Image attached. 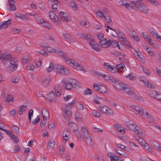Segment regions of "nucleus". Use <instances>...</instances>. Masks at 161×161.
Listing matches in <instances>:
<instances>
[{"mask_svg":"<svg viewBox=\"0 0 161 161\" xmlns=\"http://www.w3.org/2000/svg\"><path fill=\"white\" fill-rule=\"evenodd\" d=\"M101 46L103 48H105L108 47L111 45V40L108 38H106L102 41H100L99 42Z\"/></svg>","mask_w":161,"mask_h":161,"instance_id":"7","label":"nucleus"},{"mask_svg":"<svg viewBox=\"0 0 161 161\" xmlns=\"http://www.w3.org/2000/svg\"><path fill=\"white\" fill-rule=\"evenodd\" d=\"M37 23L42 25L43 26L48 29H50V28L51 26H50V24L45 21L42 18H41L39 20H38Z\"/></svg>","mask_w":161,"mask_h":161,"instance_id":"9","label":"nucleus"},{"mask_svg":"<svg viewBox=\"0 0 161 161\" xmlns=\"http://www.w3.org/2000/svg\"><path fill=\"white\" fill-rule=\"evenodd\" d=\"M51 80V78L50 77L44 79L42 81L43 86L45 87L47 86L48 85Z\"/></svg>","mask_w":161,"mask_h":161,"instance_id":"23","label":"nucleus"},{"mask_svg":"<svg viewBox=\"0 0 161 161\" xmlns=\"http://www.w3.org/2000/svg\"><path fill=\"white\" fill-rule=\"evenodd\" d=\"M42 46L45 47V49H46L47 51L49 52H52L53 53H54L55 52V50L53 49H51L50 47H47L46 46V45H43Z\"/></svg>","mask_w":161,"mask_h":161,"instance_id":"49","label":"nucleus"},{"mask_svg":"<svg viewBox=\"0 0 161 161\" xmlns=\"http://www.w3.org/2000/svg\"><path fill=\"white\" fill-rule=\"evenodd\" d=\"M55 92L56 94V96L59 97L61 95V92L60 87H58V86H55L54 87Z\"/></svg>","mask_w":161,"mask_h":161,"instance_id":"27","label":"nucleus"},{"mask_svg":"<svg viewBox=\"0 0 161 161\" xmlns=\"http://www.w3.org/2000/svg\"><path fill=\"white\" fill-rule=\"evenodd\" d=\"M107 156L110 158L111 161H116L117 156L114 154L109 153H108Z\"/></svg>","mask_w":161,"mask_h":161,"instance_id":"26","label":"nucleus"},{"mask_svg":"<svg viewBox=\"0 0 161 161\" xmlns=\"http://www.w3.org/2000/svg\"><path fill=\"white\" fill-rule=\"evenodd\" d=\"M55 144L54 140L53 139H52L50 140L48 144V147H53Z\"/></svg>","mask_w":161,"mask_h":161,"instance_id":"47","label":"nucleus"},{"mask_svg":"<svg viewBox=\"0 0 161 161\" xmlns=\"http://www.w3.org/2000/svg\"><path fill=\"white\" fill-rule=\"evenodd\" d=\"M149 3H152L153 5L157 6L158 5V2L155 0H147Z\"/></svg>","mask_w":161,"mask_h":161,"instance_id":"58","label":"nucleus"},{"mask_svg":"<svg viewBox=\"0 0 161 161\" xmlns=\"http://www.w3.org/2000/svg\"><path fill=\"white\" fill-rule=\"evenodd\" d=\"M57 54L65 58H67L68 56L62 51H59L57 52Z\"/></svg>","mask_w":161,"mask_h":161,"instance_id":"38","label":"nucleus"},{"mask_svg":"<svg viewBox=\"0 0 161 161\" xmlns=\"http://www.w3.org/2000/svg\"><path fill=\"white\" fill-rule=\"evenodd\" d=\"M59 15L61 19L63 20H65L67 22L70 21V19L68 17V15L64 12L61 11L59 13Z\"/></svg>","mask_w":161,"mask_h":161,"instance_id":"11","label":"nucleus"},{"mask_svg":"<svg viewBox=\"0 0 161 161\" xmlns=\"http://www.w3.org/2000/svg\"><path fill=\"white\" fill-rule=\"evenodd\" d=\"M93 87L95 90L102 93H106L107 90L106 86L98 83L94 84Z\"/></svg>","mask_w":161,"mask_h":161,"instance_id":"5","label":"nucleus"},{"mask_svg":"<svg viewBox=\"0 0 161 161\" xmlns=\"http://www.w3.org/2000/svg\"><path fill=\"white\" fill-rule=\"evenodd\" d=\"M62 82L64 86L67 90L72 89L73 87H77L79 85V81L74 79H71L67 81L62 80Z\"/></svg>","mask_w":161,"mask_h":161,"instance_id":"2","label":"nucleus"},{"mask_svg":"<svg viewBox=\"0 0 161 161\" xmlns=\"http://www.w3.org/2000/svg\"><path fill=\"white\" fill-rule=\"evenodd\" d=\"M8 3L9 4V7H10V11L15 10L16 8L15 6V1L13 0H8Z\"/></svg>","mask_w":161,"mask_h":161,"instance_id":"18","label":"nucleus"},{"mask_svg":"<svg viewBox=\"0 0 161 161\" xmlns=\"http://www.w3.org/2000/svg\"><path fill=\"white\" fill-rule=\"evenodd\" d=\"M52 8L53 10L54 11H58L57 4H56L55 3H54V4H52Z\"/></svg>","mask_w":161,"mask_h":161,"instance_id":"53","label":"nucleus"},{"mask_svg":"<svg viewBox=\"0 0 161 161\" xmlns=\"http://www.w3.org/2000/svg\"><path fill=\"white\" fill-rule=\"evenodd\" d=\"M140 0H136L132 2V3H128L127 2L125 8L129 10L133 9L135 7H136V4Z\"/></svg>","mask_w":161,"mask_h":161,"instance_id":"8","label":"nucleus"},{"mask_svg":"<svg viewBox=\"0 0 161 161\" xmlns=\"http://www.w3.org/2000/svg\"><path fill=\"white\" fill-rule=\"evenodd\" d=\"M92 90L88 88H86L84 92V95H86L88 94H92Z\"/></svg>","mask_w":161,"mask_h":161,"instance_id":"48","label":"nucleus"},{"mask_svg":"<svg viewBox=\"0 0 161 161\" xmlns=\"http://www.w3.org/2000/svg\"><path fill=\"white\" fill-rule=\"evenodd\" d=\"M40 116H37V118L33 121H32V123L35 125L40 121Z\"/></svg>","mask_w":161,"mask_h":161,"instance_id":"64","label":"nucleus"},{"mask_svg":"<svg viewBox=\"0 0 161 161\" xmlns=\"http://www.w3.org/2000/svg\"><path fill=\"white\" fill-rule=\"evenodd\" d=\"M150 142L152 146L156 149L158 146L159 144L157 142L153 140H151Z\"/></svg>","mask_w":161,"mask_h":161,"instance_id":"40","label":"nucleus"},{"mask_svg":"<svg viewBox=\"0 0 161 161\" xmlns=\"http://www.w3.org/2000/svg\"><path fill=\"white\" fill-rule=\"evenodd\" d=\"M133 108L137 112H138L139 114L141 115L142 116L145 115V113L144 112L143 110L140 107L138 106H134Z\"/></svg>","mask_w":161,"mask_h":161,"instance_id":"17","label":"nucleus"},{"mask_svg":"<svg viewBox=\"0 0 161 161\" xmlns=\"http://www.w3.org/2000/svg\"><path fill=\"white\" fill-rule=\"evenodd\" d=\"M127 3L126 2H125V1L122 0L119 2V5L121 7H125L126 4Z\"/></svg>","mask_w":161,"mask_h":161,"instance_id":"57","label":"nucleus"},{"mask_svg":"<svg viewBox=\"0 0 161 161\" xmlns=\"http://www.w3.org/2000/svg\"><path fill=\"white\" fill-rule=\"evenodd\" d=\"M11 57V55L8 53H4L0 58V60L2 59V63L3 64L6 65L8 63L9 60V61Z\"/></svg>","mask_w":161,"mask_h":161,"instance_id":"6","label":"nucleus"},{"mask_svg":"<svg viewBox=\"0 0 161 161\" xmlns=\"http://www.w3.org/2000/svg\"><path fill=\"white\" fill-rule=\"evenodd\" d=\"M97 36L98 38V39H99V42L100 41H102V40H103L104 38V35L102 34H99L97 35Z\"/></svg>","mask_w":161,"mask_h":161,"instance_id":"52","label":"nucleus"},{"mask_svg":"<svg viewBox=\"0 0 161 161\" xmlns=\"http://www.w3.org/2000/svg\"><path fill=\"white\" fill-rule=\"evenodd\" d=\"M116 87L120 90H123L125 87L126 86V85L123 84L121 81H118V82L115 84Z\"/></svg>","mask_w":161,"mask_h":161,"instance_id":"20","label":"nucleus"},{"mask_svg":"<svg viewBox=\"0 0 161 161\" xmlns=\"http://www.w3.org/2000/svg\"><path fill=\"white\" fill-rule=\"evenodd\" d=\"M13 99V97L12 96H10V95H8L6 97L5 100L7 101L8 102L10 101H12Z\"/></svg>","mask_w":161,"mask_h":161,"instance_id":"60","label":"nucleus"},{"mask_svg":"<svg viewBox=\"0 0 161 161\" xmlns=\"http://www.w3.org/2000/svg\"><path fill=\"white\" fill-rule=\"evenodd\" d=\"M126 124L129 127L134 126L135 125V123L131 120H129L125 122Z\"/></svg>","mask_w":161,"mask_h":161,"instance_id":"45","label":"nucleus"},{"mask_svg":"<svg viewBox=\"0 0 161 161\" xmlns=\"http://www.w3.org/2000/svg\"><path fill=\"white\" fill-rule=\"evenodd\" d=\"M115 151H116L117 153L120 155L123 156L124 157L128 156V155L127 154H126L125 153H122L121 152H123V151H122V150H119L117 149H116Z\"/></svg>","mask_w":161,"mask_h":161,"instance_id":"39","label":"nucleus"},{"mask_svg":"<svg viewBox=\"0 0 161 161\" xmlns=\"http://www.w3.org/2000/svg\"><path fill=\"white\" fill-rule=\"evenodd\" d=\"M20 150V148L19 146L17 145L15 146L14 149V153H17L19 152Z\"/></svg>","mask_w":161,"mask_h":161,"instance_id":"56","label":"nucleus"},{"mask_svg":"<svg viewBox=\"0 0 161 161\" xmlns=\"http://www.w3.org/2000/svg\"><path fill=\"white\" fill-rule=\"evenodd\" d=\"M30 15L34 17V18L36 19V23H37V20H39L41 18L40 17L41 15L36 12H32L30 13Z\"/></svg>","mask_w":161,"mask_h":161,"instance_id":"22","label":"nucleus"},{"mask_svg":"<svg viewBox=\"0 0 161 161\" xmlns=\"http://www.w3.org/2000/svg\"><path fill=\"white\" fill-rule=\"evenodd\" d=\"M42 114L43 119H47V118L49 116V114L48 111L45 108L42 110Z\"/></svg>","mask_w":161,"mask_h":161,"instance_id":"25","label":"nucleus"},{"mask_svg":"<svg viewBox=\"0 0 161 161\" xmlns=\"http://www.w3.org/2000/svg\"><path fill=\"white\" fill-rule=\"evenodd\" d=\"M10 137L11 139L16 143H17L19 142V141L18 138L14 134H12Z\"/></svg>","mask_w":161,"mask_h":161,"instance_id":"35","label":"nucleus"},{"mask_svg":"<svg viewBox=\"0 0 161 161\" xmlns=\"http://www.w3.org/2000/svg\"><path fill=\"white\" fill-rule=\"evenodd\" d=\"M17 17L20 18L22 20H28V18H27L26 16L21 14H19V16H17Z\"/></svg>","mask_w":161,"mask_h":161,"instance_id":"61","label":"nucleus"},{"mask_svg":"<svg viewBox=\"0 0 161 161\" xmlns=\"http://www.w3.org/2000/svg\"><path fill=\"white\" fill-rule=\"evenodd\" d=\"M49 17L53 22H57L58 21V19L57 16L52 11H50L49 13Z\"/></svg>","mask_w":161,"mask_h":161,"instance_id":"12","label":"nucleus"},{"mask_svg":"<svg viewBox=\"0 0 161 161\" xmlns=\"http://www.w3.org/2000/svg\"><path fill=\"white\" fill-rule=\"evenodd\" d=\"M63 36L65 40L69 43L73 42H75L74 40L72 38L69 34L64 33L63 34Z\"/></svg>","mask_w":161,"mask_h":161,"instance_id":"13","label":"nucleus"},{"mask_svg":"<svg viewBox=\"0 0 161 161\" xmlns=\"http://www.w3.org/2000/svg\"><path fill=\"white\" fill-rule=\"evenodd\" d=\"M12 130L15 133H19V127L15 125H14L12 127Z\"/></svg>","mask_w":161,"mask_h":161,"instance_id":"43","label":"nucleus"},{"mask_svg":"<svg viewBox=\"0 0 161 161\" xmlns=\"http://www.w3.org/2000/svg\"><path fill=\"white\" fill-rule=\"evenodd\" d=\"M47 99L51 102H54L56 101V97L53 91H51L47 95Z\"/></svg>","mask_w":161,"mask_h":161,"instance_id":"10","label":"nucleus"},{"mask_svg":"<svg viewBox=\"0 0 161 161\" xmlns=\"http://www.w3.org/2000/svg\"><path fill=\"white\" fill-rule=\"evenodd\" d=\"M140 0V1L138 2L136 4V7L138 8L142 12L145 14L147 13L148 11V8L144 4L142 0Z\"/></svg>","mask_w":161,"mask_h":161,"instance_id":"4","label":"nucleus"},{"mask_svg":"<svg viewBox=\"0 0 161 161\" xmlns=\"http://www.w3.org/2000/svg\"><path fill=\"white\" fill-rule=\"evenodd\" d=\"M82 37H83L85 38L88 41L90 42H91V41H93L94 40L92 39V38L91 37V36L90 35H86L85 34H81Z\"/></svg>","mask_w":161,"mask_h":161,"instance_id":"29","label":"nucleus"},{"mask_svg":"<svg viewBox=\"0 0 161 161\" xmlns=\"http://www.w3.org/2000/svg\"><path fill=\"white\" fill-rule=\"evenodd\" d=\"M9 62L10 65H13L14 64H18V62L17 59L14 58L12 57L9 60Z\"/></svg>","mask_w":161,"mask_h":161,"instance_id":"41","label":"nucleus"},{"mask_svg":"<svg viewBox=\"0 0 161 161\" xmlns=\"http://www.w3.org/2000/svg\"><path fill=\"white\" fill-rule=\"evenodd\" d=\"M145 85H147V87L149 88H155V86L152 85L148 80H146L145 82H144Z\"/></svg>","mask_w":161,"mask_h":161,"instance_id":"33","label":"nucleus"},{"mask_svg":"<svg viewBox=\"0 0 161 161\" xmlns=\"http://www.w3.org/2000/svg\"><path fill=\"white\" fill-rule=\"evenodd\" d=\"M109 81L116 84L118 82L119 80H118L115 79V78L111 76L110 78V80Z\"/></svg>","mask_w":161,"mask_h":161,"instance_id":"55","label":"nucleus"},{"mask_svg":"<svg viewBox=\"0 0 161 161\" xmlns=\"http://www.w3.org/2000/svg\"><path fill=\"white\" fill-rule=\"evenodd\" d=\"M92 114L94 116L97 117H99L100 115V113L99 112L97 111L96 110H93Z\"/></svg>","mask_w":161,"mask_h":161,"instance_id":"54","label":"nucleus"},{"mask_svg":"<svg viewBox=\"0 0 161 161\" xmlns=\"http://www.w3.org/2000/svg\"><path fill=\"white\" fill-rule=\"evenodd\" d=\"M71 64L74 67H79V70L81 71H83L84 68L82 66H80L76 61L73 59L72 60Z\"/></svg>","mask_w":161,"mask_h":161,"instance_id":"14","label":"nucleus"},{"mask_svg":"<svg viewBox=\"0 0 161 161\" xmlns=\"http://www.w3.org/2000/svg\"><path fill=\"white\" fill-rule=\"evenodd\" d=\"M26 109V108L25 106L24 105H21L19 111H18V114L19 115H21L24 112H25Z\"/></svg>","mask_w":161,"mask_h":161,"instance_id":"30","label":"nucleus"},{"mask_svg":"<svg viewBox=\"0 0 161 161\" xmlns=\"http://www.w3.org/2000/svg\"><path fill=\"white\" fill-rule=\"evenodd\" d=\"M33 110L32 109H31L29 110L28 113L29 121L30 123L31 122V117L33 115Z\"/></svg>","mask_w":161,"mask_h":161,"instance_id":"42","label":"nucleus"},{"mask_svg":"<svg viewBox=\"0 0 161 161\" xmlns=\"http://www.w3.org/2000/svg\"><path fill=\"white\" fill-rule=\"evenodd\" d=\"M118 70V69H117V67L116 66L114 67H113L111 66L108 70L111 71L113 73H114L117 71Z\"/></svg>","mask_w":161,"mask_h":161,"instance_id":"50","label":"nucleus"},{"mask_svg":"<svg viewBox=\"0 0 161 161\" xmlns=\"http://www.w3.org/2000/svg\"><path fill=\"white\" fill-rule=\"evenodd\" d=\"M144 112L146 115V117L148 119V120L152 122H154L155 120L153 117L149 113H147L146 112Z\"/></svg>","mask_w":161,"mask_h":161,"instance_id":"31","label":"nucleus"},{"mask_svg":"<svg viewBox=\"0 0 161 161\" xmlns=\"http://www.w3.org/2000/svg\"><path fill=\"white\" fill-rule=\"evenodd\" d=\"M68 125L73 130H75L73 129L76 126V125L75 123H70L68 124Z\"/></svg>","mask_w":161,"mask_h":161,"instance_id":"59","label":"nucleus"},{"mask_svg":"<svg viewBox=\"0 0 161 161\" xmlns=\"http://www.w3.org/2000/svg\"><path fill=\"white\" fill-rule=\"evenodd\" d=\"M106 108H107V106H100L98 108L99 110L101 113H104L106 112V110H107Z\"/></svg>","mask_w":161,"mask_h":161,"instance_id":"34","label":"nucleus"},{"mask_svg":"<svg viewBox=\"0 0 161 161\" xmlns=\"http://www.w3.org/2000/svg\"><path fill=\"white\" fill-rule=\"evenodd\" d=\"M76 108L79 110H83V106L82 104L78 103L76 105Z\"/></svg>","mask_w":161,"mask_h":161,"instance_id":"63","label":"nucleus"},{"mask_svg":"<svg viewBox=\"0 0 161 161\" xmlns=\"http://www.w3.org/2000/svg\"><path fill=\"white\" fill-rule=\"evenodd\" d=\"M11 19H9L6 21H5L1 25H0L1 27L3 29V28H6L7 26L11 23Z\"/></svg>","mask_w":161,"mask_h":161,"instance_id":"24","label":"nucleus"},{"mask_svg":"<svg viewBox=\"0 0 161 161\" xmlns=\"http://www.w3.org/2000/svg\"><path fill=\"white\" fill-rule=\"evenodd\" d=\"M111 45L114 47H116L119 45L118 42L116 41H113L111 40Z\"/></svg>","mask_w":161,"mask_h":161,"instance_id":"46","label":"nucleus"},{"mask_svg":"<svg viewBox=\"0 0 161 161\" xmlns=\"http://www.w3.org/2000/svg\"><path fill=\"white\" fill-rule=\"evenodd\" d=\"M76 100L74 99L70 103L65 105V106L63 108V115L65 119L69 120L72 115V111L71 108L74 106Z\"/></svg>","mask_w":161,"mask_h":161,"instance_id":"1","label":"nucleus"},{"mask_svg":"<svg viewBox=\"0 0 161 161\" xmlns=\"http://www.w3.org/2000/svg\"><path fill=\"white\" fill-rule=\"evenodd\" d=\"M55 66L56 67V69L57 72L64 74V67L58 64H56Z\"/></svg>","mask_w":161,"mask_h":161,"instance_id":"15","label":"nucleus"},{"mask_svg":"<svg viewBox=\"0 0 161 161\" xmlns=\"http://www.w3.org/2000/svg\"><path fill=\"white\" fill-rule=\"evenodd\" d=\"M107 108H106L107 110H106V112H105L104 114L110 116L112 115L113 114V111L112 110L107 106Z\"/></svg>","mask_w":161,"mask_h":161,"instance_id":"37","label":"nucleus"},{"mask_svg":"<svg viewBox=\"0 0 161 161\" xmlns=\"http://www.w3.org/2000/svg\"><path fill=\"white\" fill-rule=\"evenodd\" d=\"M104 17L105 20L107 22H108L110 25H112L113 22L111 19V17L108 14H104Z\"/></svg>","mask_w":161,"mask_h":161,"instance_id":"21","label":"nucleus"},{"mask_svg":"<svg viewBox=\"0 0 161 161\" xmlns=\"http://www.w3.org/2000/svg\"><path fill=\"white\" fill-rule=\"evenodd\" d=\"M128 93L130 94L132 96H133L132 98L134 99H137L138 98V96L136 95L135 94V93L134 92L131 90H130V89L128 91Z\"/></svg>","mask_w":161,"mask_h":161,"instance_id":"36","label":"nucleus"},{"mask_svg":"<svg viewBox=\"0 0 161 161\" xmlns=\"http://www.w3.org/2000/svg\"><path fill=\"white\" fill-rule=\"evenodd\" d=\"M56 64H53L51 62H50L49 67L47 69V71L48 72L51 71L53 69H56Z\"/></svg>","mask_w":161,"mask_h":161,"instance_id":"32","label":"nucleus"},{"mask_svg":"<svg viewBox=\"0 0 161 161\" xmlns=\"http://www.w3.org/2000/svg\"><path fill=\"white\" fill-rule=\"evenodd\" d=\"M69 132L67 130L64 129L63 131V139L65 141V142L69 140L68 136Z\"/></svg>","mask_w":161,"mask_h":161,"instance_id":"19","label":"nucleus"},{"mask_svg":"<svg viewBox=\"0 0 161 161\" xmlns=\"http://www.w3.org/2000/svg\"><path fill=\"white\" fill-rule=\"evenodd\" d=\"M18 64H14L13 65H10L8 69V71L9 72L13 71L17 68Z\"/></svg>","mask_w":161,"mask_h":161,"instance_id":"28","label":"nucleus"},{"mask_svg":"<svg viewBox=\"0 0 161 161\" xmlns=\"http://www.w3.org/2000/svg\"><path fill=\"white\" fill-rule=\"evenodd\" d=\"M89 43L90 46L94 50L97 51H99L100 50V48L98 47V45L94 41H91V42Z\"/></svg>","mask_w":161,"mask_h":161,"instance_id":"16","label":"nucleus"},{"mask_svg":"<svg viewBox=\"0 0 161 161\" xmlns=\"http://www.w3.org/2000/svg\"><path fill=\"white\" fill-rule=\"evenodd\" d=\"M70 5L75 10H76L78 8V6L74 1H71L70 3Z\"/></svg>","mask_w":161,"mask_h":161,"instance_id":"44","label":"nucleus"},{"mask_svg":"<svg viewBox=\"0 0 161 161\" xmlns=\"http://www.w3.org/2000/svg\"><path fill=\"white\" fill-rule=\"evenodd\" d=\"M142 147L145 149L148 150L149 152H150L151 151H152L150 149V148L149 147V146H148V144L146 143L143 145V146Z\"/></svg>","mask_w":161,"mask_h":161,"instance_id":"62","label":"nucleus"},{"mask_svg":"<svg viewBox=\"0 0 161 161\" xmlns=\"http://www.w3.org/2000/svg\"><path fill=\"white\" fill-rule=\"evenodd\" d=\"M81 136L83 139L87 144L91 145L92 144V139L90 134L88 133L86 127L85 126L81 127Z\"/></svg>","mask_w":161,"mask_h":161,"instance_id":"3","label":"nucleus"},{"mask_svg":"<svg viewBox=\"0 0 161 161\" xmlns=\"http://www.w3.org/2000/svg\"><path fill=\"white\" fill-rule=\"evenodd\" d=\"M23 63L24 64L28 63L30 60V58H28V56H25L23 58Z\"/></svg>","mask_w":161,"mask_h":161,"instance_id":"51","label":"nucleus"}]
</instances>
